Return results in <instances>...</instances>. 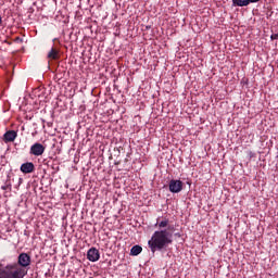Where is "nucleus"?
Returning a JSON list of instances; mask_svg holds the SVG:
<instances>
[{"label":"nucleus","mask_w":278,"mask_h":278,"mask_svg":"<svg viewBox=\"0 0 278 278\" xmlns=\"http://www.w3.org/2000/svg\"><path fill=\"white\" fill-rule=\"evenodd\" d=\"M18 180H20V184H22V178H18Z\"/></svg>","instance_id":"obj_16"},{"label":"nucleus","mask_w":278,"mask_h":278,"mask_svg":"<svg viewBox=\"0 0 278 278\" xmlns=\"http://www.w3.org/2000/svg\"><path fill=\"white\" fill-rule=\"evenodd\" d=\"M87 260L96 263L98 260H100V251L97 248H91L87 252Z\"/></svg>","instance_id":"obj_4"},{"label":"nucleus","mask_w":278,"mask_h":278,"mask_svg":"<svg viewBox=\"0 0 278 278\" xmlns=\"http://www.w3.org/2000/svg\"><path fill=\"white\" fill-rule=\"evenodd\" d=\"M182 182L180 180H170L169 181V191L173 193L181 192Z\"/></svg>","instance_id":"obj_5"},{"label":"nucleus","mask_w":278,"mask_h":278,"mask_svg":"<svg viewBox=\"0 0 278 278\" xmlns=\"http://www.w3.org/2000/svg\"><path fill=\"white\" fill-rule=\"evenodd\" d=\"M233 8H247L249 0H232Z\"/></svg>","instance_id":"obj_9"},{"label":"nucleus","mask_w":278,"mask_h":278,"mask_svg":"<svg viewBox=\"0 0 278 278\" xmlns=\"http://www.w3.org/2000/svg\"><path fill=\"white\" fill-rule=\"evenodd\" d=\"M14 42H16L17 45H23V38H21V37H15V38H14Z\"/></svg>","instance_id":"obj_11"},{"label":"nucleus","mask_w":278,"mask_h":278,"mask_svg":"<svg viewBox=\"0 0 278 278\" xmlns=\"http://www.w3.org/2000/svg\"><path fill=\"white\" fill-rule=\"evenodd\" d=\"M36 166L31 162H26L21 165V170L24 175H29V173H34Z\"/></svg>","instance_id":"obj_6"},{"label":"nucleus","mask_w":278,"mask_h":278,"mask_svg":"<svg viewBox=\"0 0 278 278\" xmlns=\"http://www.w3.org/2000/svg\"><path fill=\"white\" fill-rule=\"evenodd\" d=\"M155 227L160 228L161 230L154 231L149 240V248L152 253L163 251L174 242L173 232L175 231V227L169 225L168 218H163L161 220L157 218Z\"/></svg>","instance_id":"obj_1"},{"label":"nucleus","mask_w":278,"mask_h":278,"mask_svg":"<svg viewBox=\"0 0 278 278\" xmlns=\"http://www.w3.org/2000/svg\"><path fill=\"white\" fill-rule=\"evenodd\" d=\"M48 60H60V51L55 48H51L47 55Z\"/></svg>","instance_id":"obj_8"},{"label":"nucleus","mask_w":278,"mask_h":278,"mask_svg":"<svg viewBox=\"0 0 278 278\" xmlns=\"http://www.w3.org/2000/svg\"><path fill=\"white\" fill-rule=\"evenodd\" d=\"M260 0H248V3L251 4V3H258Z\"/></svg>","instance_id":"obj_14"},{"label":"nucleus","mask_w":278,"mask_h":278,"mask_svg":"<svg viewBox=\"0 0 278 278\" xmlns=\"http://www.w3.org/2000/svg\"><path fill=\"white\" fill-rule=\"evenodd\" d=\"M16 136H18V134L15 130H9L3 135V141L14 142V140H16Z\"/></svg>","instance_id":"obj_7"},{"label":"nucleus","mask_w":278,"mask_h":278,"mask_svg":"<svg viewBox=\"0 0 278 278\" xmlns=\"http://www.w3.org/2000/svg\"><path fill=\"white\" fill-rule=\"evenodd\" d=\"M249 157H255V153L253 151L248 152Z\"/></svg>","instance_id":"obj_13"},{"label":"nucleus","mask_w":278,"mask_h":278,"mask_svg":"<svg viewBox=\"0 0 278 278\" xmlns=\"http://www.w3.org/2000/svg\"><path fill=\"white\" fill-rule=\"evenodd\" d=\"M1 23H3V20H2L1 15H0V25H1Z\"/></svg>","instance_id":"obj_15"},{"label":"nucleus","mask_w":278,"mask_h":278,"mask_svg":"<svg viewBox=\"0 0 278 278\" xmlns=\"http://www.w3.org/2000/svg\"><path fill=\"white\" fill-rule=\"evenodd\" d=\"M47 148L42 146V143L36 142L30 147V155H35V157H40L45 153Z\"/></svg>","instance_id":"obj_3"},{"label":"nucleus","mask_w":278,"mask_h":278,"mask_svg":"<svg viewBox=\"0 0 278 278\" xmlns=\"http://www.w3.org/2000/svg\"><path fill=\"white\" fill-rule=\"evenodd\" d=\"M270 40H278V34H273L270 36Z\"/></svg>","instance_id":"obj_12"},{"label":"nucleus","mask_w":278,"mask_h":278,"mask_svg":"<svg viewBox=\"0 0 278 278\" xmlns=\"http://www.w3.org/2000/svg\"><path fill=\"white\" fill-rule=\"evenodd\" d=\"M142 253V247L136 244L130 249V255L137 256Z\"/></svg>","instance_id":"obj_10"},{"label":"nucleus","mask_w":278,"mask_h":278,"mask_svg":"<svg viewBox=\"0 0 278 278\" xmlns=\"http://www.w3.org/2000/svg\"><path fill=\"white\" fill-rule=\"evenodd\" d=\"M31 265V256L26 252L20 253L17 263L8 264L0 268V278H24Z\"/></svg>","instance_id":"obj_2"}]
</instances>
